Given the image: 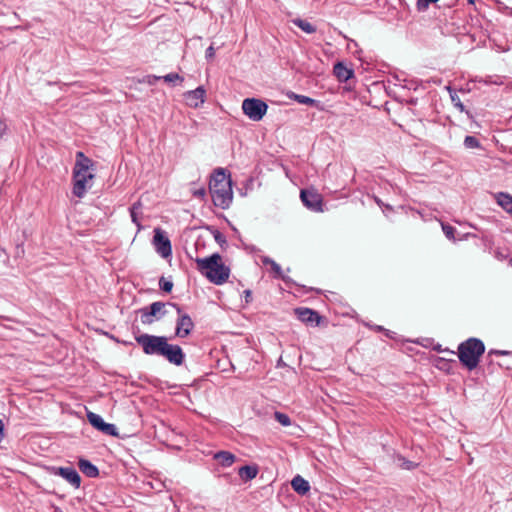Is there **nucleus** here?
Returning <instances> with one entry per match:
<instances>
[{"label": "nucleus", "mask_w": 512, "mask_h": 512, "mask_svg": "<svg viewBox=\"0 0 512 512\" xmlns=\"http://www.w3.org/2000/svg\"><path fill=\"white\" fill-rule=\"evenodd\" d=\"M93 166L91 159L86 157L83 152H77L76 163L73 169V194L82 198L87 190L91 188V181L94 174L90 171Z\"/></svg>", "instance_id": "f257e3e1"}, {"label": "nucleus", "mask_w": 512, "mask_h": 512, "mask_svg": "<svg viewBox=\"0 0 512 512\" xmlns=\"http://www.w3.org/2000/svg\"><path fill=\"white\" fill-rule=\"evenodd\" d=\"M209 190L215 206L227 209L232 203L231 180L227 178L223 168L216 169L212 174Z\"/></svg>", "instance_id": "f03ea898"}, {"label": "nucleus", "mask_w": 512, "mask_h": 512, "mask_svg": "<svg viewBox=\"0 0 512 512\" xmlns=\"http://www.w3.org/2000/svg\"><path fill=\"white\" fill-rule=\"evenodd\" d=\"M198 270L215 284H224L230 275V268L221 262V256L214 253L206 258L196 259Z\"/></svg>", "instance_id": "7ed1b4c3"}, {"label": "nucleus", "mask_w": 512, "mask_h": 512, "mask_svg": "<svg viewBox=\"0 0 512 512\" xmlns=\"http://www.w3.org/2000/svg\"><path fill=\"white\" fill-rule=\"evenodd\" d=\"M485 352V345L478 338H468L458 346V358L461 364L468 370L475 369L480 361V357Z\"/></svg>", "instance_id": "20e7f679"}, {"label": "nucleus", "mask_w": 512, "mask_h": 512, "mask_svg": "<svg viewBox=\"0 0 512 512\" xmlns=\"http://www.w3.org/2000/svg\"><path fill=\"white\" fill-rule=\"evenodd\" d=\"M135 340L137 344L142 347V350L146 355L160 356L167 338L165 336H156L144 333L136 336Z\"/></svg>", "instance_id": "39448f33"}, {"label": "nucleus", "mask_w": 512, "mask_h": 512, "mask_svg": "<svg viewBox=\"0 0 512 512\" xmlns=\"http://www.w3.org/2000/svg\"><path fill=\"white\" fill-rule=\"evenodd\" d=\"M243 113L252 121H260L265 116L268 105L261 99L246 98L242 102Z\"/></svg>", "instance_id": "423d86ee"}, {"label": "nucleus", "mask_w": 512, "mask_h": 512, "mask_svg": "<svg viewBox=\"0 0 512 512\" xmlns=\"http://www.w3.org/2000/svg\"><path fill=\"white\" fill-rule=\"evenodd\" d=\"M170 302L164 303L161 301L153 302L149 306L143 307L139 310L141 322L143 324L149 325L154 321L162 319L167 311L166 306L169 305Z\"/></svg>", "instance_id": "0eeeda50"}, {"label": "nucleus", "mask_w": 512, "mask_h": 512, "mask_svg": "<svg viewBox=\"0 0 512 512\" xmlns=\"http://www.w3.org/2000/svg\"><path fill=\"white\" fill-rule=\"evenodd\" d=\"M169 306L176 309L178 317L176 320L175 335L179 338L189 336L194 328V322L191 317L182 311V308L176 303H169Z\"/></svg>", "instance_id": "6e6552de"}, {"label": "nucleus", "mask_w": 512, "mask_h": 512, "mask_svg": "<svg viewBox=\"0 0 512 512\" xmlns=\"http://www.w3.org/2000/svg\"><path fill=\"white\" fill-rule=\"evenodd\" d=\"M163 347L164 348H162L160 356L164 357L169 363L175 366L183 364L185 360V353L179 345L170 344L168 343V340H166Z\"/></svg>", "instance_id": "1a4fd4ad"}, {"label": "nucleus", "mask_w": 512, "mask_h": 512, "mask_svg": "<svg viewBox=\"0 0 512 512\" xmlns=\"http://www.w3.org/2000/svg\"><path fill=\"white\" fill-rule=\"evenodd\" d=\"M300 198L305 207L314 212L323 211V199L321 194L313 189H303L300 192Z\"/></svg>", "instance_id": "9d476101"}, {"label": "nucleus", "mask_w": 512, "mask_h": 512, "mask_svg": "<svg viewBox=\"0 0 512 512\" xmlns=\"http://www.w3.org/2000/svg\"><path fill=\"white\" fill-rule=\"evenodd\" d=\"M153 244L156 252L163 258H168L172 254V247L169 238L160 228L154 230Z\"/></svg>", "instance_id": "9b49d317"}, {"label": "nucleus", "mask_w": 512, "mask_h": 512, "mask_svg": "<svg viewBox=\"0 0 512 512\" xmlns=\"http://www.w3.org/2000/svg\"><path fill=\"white\" fill-rule=\"evenodd\" d=\"M87 419H88L89 423L94 428L101 431L102 433L109 435V436L117 435L116 426L114 424L106 423L100 415H98L94 412L88 411Z\"/></svg>", "instance_id": "f8f14e48"}, {"label": "nucleus", "mask_w": 512, "mask_h": 512, "mask_svg": "<svg viewBox=\"0 0 512 512\" xmlns=\"http://www.w3.org/2000/svg\"><path fill=\"white\" fill-rule=\"evenodd\" d=\"M52 472L54 475L61 476L74 488H79L81 485V477L73 467H53Z\"/></svg>", "instance_id": "ddd939ff"}, {"label": "nucleus", "mask_w": 512, "mask_h": 512, "mask_svg": "<svg viewBox=\"0 0 512 512\" xmlns=\"http://www.w3.org/2000/svg\"><path fill=\"white\" fill-rule=\"evenodd\" d=\"M295 313L297 314L298 319L303 323L311 324L313 326H317L320 323V315L318 312L310 308H297L295 309Z\"/></svg>", "instance_id": "4468645a"}, {"label": "nucleus", "mask_w": 512, "mask_h": 512, "mask_svg": "<svg viewBox=\"0 0 512 512\" xmlns=\"http://www.w3.org/2000/svg\"><path fill=\"white\" fill-rule=\"evenodd\" d=\"M263 265H269L274 272V277L283 280L286 284H294V281L283 274L281 266L268 256L261 257Z\"/></svg>", "instance_id": "2eb2a0df"}, {"label": "nucleus", "mask_w": 512, "mask_h": 512, "mask_svg": "<svg viewBox=\"0 0 512 512\" xmlns=\"http://www.w3.org/2000/svg\"><path fill=\"white\" fill-rule=\"evenodd\" d=\"M205 90L203 87H197L192 91H188L185 93V98L187 103L191 107H198L200 104L204 102Z\"/></svg>", "instance_id": "dca6fc26"}, {"label": "nucleus", "mask_w": 512, "mask_h": 512, "mask_svg": "<svg viewBox=\"0 0 512 512\" xmlns=\"http://www.w3.org/2000/svg\"><path fill=\"white\" fill-rule=\"evenodd\" d=\"M333 72L340 82H346L354 75L353 70L347 68L342 62L334 65Z\"/></svg>", "instance_id": "f3484780"}, {"label": "nucleus", "mask_w": 512, "mask_h": 512, "mask_svg": "<svg viewBox=\"0 0 512 512\" xmlns=\"http://www.w3.org/2000/svg\"><path fill=\"white\" fill-rule=\"evenodd\" d=\"M291 486L293 490L301 496L306 495L310 490L309 482L300 475H296L292 479Z\"/></svg>", "instance_id": "a211bd4d"}, {"label": "nucleus", "mask_w": 512, "mask_h": 512, "mask_svg": "<svg viewBox=\"0 0 512 512\" xmlns=\"http://www.w3.org/2000/svg\"><path fill=\"white\" fill-rule=\"evenodd\" d=\"M78 467L80 471L87 477L96 478L99 475L98 468L89 460L83 458L79 459Z\"/></svg>", "instance_id": "6ab92c4d"}, {"label": "nucleus", "mask_w": 512, "mask_h": 512, "mask_svg": "<svg viewBox=\"0 0 512 512\" xmlns=\"http://www.w3.org/2000/svg\"><path fill=\"white\" fill-rule=\"evenodd\" d=\"M259 472L257 465H245L238 469V475L242 481L248 482L254 479Z\"/></svg>", "instance_id": "aec40b11"}, {"label": "nucleus", "mask_w": 512, "mask_h": 512, "mask_svg": "<svg viewBox=\"0 0 512 512\" xmlns=\"http://www.w3.org/2000/svg\"><path fill=\"white\" fill-rule=\"evenodd\" d=\"M496 202L501 208L512 215V195L505 192L495 194Z\"/></svg>", "instance_id": "412c9836"}, {"label": "nucleus", "mask_w": 512, "mask_h": 512, "mask_svg": "<svg viewBox=\"0 0 512 512\" xmlns=\"http://www.w3.org/2000/svg\"><path fill=\"white\" fill-rule=\"evenodd\" d=\"M214 459L223 467H230L236 460V456L229 451H219L214 454Z\"/></svg>", "instance_id": "4be33fe9"}, {"label": "nucleus", "mask_w": 512, "mask_h": 512, "mask_svg": "<svg viewBox=\"0 0 512 512\" xmlns=\"http://www.w3.org/2000/svg\"><path fill=\"white\" fill-rule=\"evenodd\" d=\"M289 98L294 99L295 101H297L298 103L303 104V105L317 106V104H318L317 100L310 98L308 96L300 95V94H296V93H291V95H289Z\"/></svg>", "instance_id": "5701e85b"}, {"label": "nucleus", "mask_w": 512, "mask_h": 512, "mask_svg": "<svg viewBox=\"0 0 512 512\" xmlns=\"http://www.w3.org/2000/svg\"><path fill=\"white\" fill-rule=\"evenodd\" d=\"M292 22L295 26H297L302 31H304L308 34H312L316 31V27L306 20L297 18V19H294Z\"/></svg>", "instance_id": "b1692460"}, {"label": "nucleus", "mask_w": 512, "mask_h": 512, "mask_svg": "<svg viewBox=\"0 0 512 512\" xmlns=\"http://www.w3.org/2000/svg\"><path fill=\"white\" fill-rule=\"evenodd\" d=\"M141 208H142V205L139 201L135 202L130 208V216H131L132 222L135 223L138 227H140V221L138 219V214H139V211L141 210Z\"/></svg>", "instance_id": "393cba45"}, {"label": "nucleus", "mask_w": 512, "mask_h": 512, "mask_svg": "<svg viewBox=\"0 0 512 512\" xmlns=\"http://www.w3.org/2000/svg\"><path fill=\"white\" fill-rule=\"evenodd\" d=\"M448 90L450 92V98H451V101H452L453 105L457 109H459V111L464 112L465 111V106L461 102V100H460L459 96L457 95V93L455 91H453L450 87H448Z\"/></svg>", "instance_id": "a878e982"}, {"label": "nucleus", "mask_w": 512, "mask_h": 512, "mask_svg": "<svg viewBox=\"0 0 512 512\" xmlns=\"http://www.w3.org/2000/svg\"><path fill=\"white\" fill-rule=\"evenodd\" d=\"M274 417L275 419L277 420V422H279L282 426H290L291 425V419L290 417L285 414V413H282V412H278L276 411L274 413Z\"/></svg>", "instance_id": "bb28decb"}, {"label": "nucleus", "mask_w": 512, "mask_h": 512, "mask_svg": "<svg viewBox=\"0 0 512 512\" xmlns=\"http://www.w3.org/2000/svg\"><path fill=\"white\" fill-rule=\"evenodd\" d=\"M464 146L468 149H474L480 147L479 140L474 136H466L464 139Z\"/></svg>", "instance_id": "cd10ccee"}, {"label": "nucleus", "mask_w": 512, "mask_h": 512, "mask_svg": "<svg viewBox=\"0 0 512 512\" xmlns=\"http://www.w3.org/2000/svg\"><path fill=\"white\" fill-rule=\"evenodd\" d=\"M161 77L166 83H175L176 81L182 82L184 80L178 73H169Z\"/></svg>", "instance_id": "c85d7f7f"}, {"label": "nucleus", "mask_w": 512, "mask_h": 512, "mask_svg": "<svg viewBox=\"0 0 512 512\" xmlns=\"http://www.w3.org/2000/svg\"><path fill=\"white\" fill-rule=\"evenodd\" d=\"M159 287L166 293H170L173 288V283L170 280H166L164 277L159 279Z\"/></svg>", "instance_id": "c756f323"}, {"label": "nucleus", "mask_w": 512, "mask_h": 512, "mask_svg": "<svg viewBox=\"0 0 512 512\" xmlns=\"http://www.w3.org/2000/svg\"><path fill=\"white\" fill-rule=\"evenodd\" d=\"M442 230L448 239H450V240L455 239V236H454L455 228L453 226H451L449 224L442 223Z\"/></svg>", "instance_id": "7c9ffc66"}, {"label": "nucleus", "mask_w": 512, "mask_h": 512, "mask_svg": "<svg viewBox=\"0 0 512 512\" xmlns=\"http://www.w3.org/2000/svg\"><path fill=\"white\" fill-rule=\"evenodd\" d=\"M162 77L161 76H156V75H146L145 77H143V79L141 80L142 83H145V84H148V85H155L157 83V81L161 80Z\"/></svg>", "instance_id": "2f4dec72"}, {"label": "nucleus", "mask_w": 512, "mask_h": 512, "mask_svg": "<svg viewBox=\"0 0 512 512\" xmlns=\"http://www.w3.org/2000/svg\"><path fill=\"white\" fill-rule=\"evenodd\" d=\"M214 239L215 241L220 245V246H223L224 244H226V238L225 236L219 232L218 230H215L214 231Z\"/></svg>", "instance_id": "473e14b6"}, {"label": "nucleus", "mask_w": 512, "mask_h": 512, "mask_svg": "<svg viewBox=\"0 0 512 512\" xmlns=\"http://www.w3.org/2000/svg\"><path fill=\"white\" fill-rule=\"evenodd\" d=\"M511 352L509 351H506V350H496V349H491L489 352H488V356H491V355H510Z\"/></svg>", "instance_id": "72a5a7b5"}, {"label": "nucleus", "mask_w": 512, "mask_h": 512, "mask_svg": "<svg viewBox=\"0 0 512 512\" xmlns=\"http://www.w3.org/2000/svg\"><path fill=\"white\" fill-rule=\"evenodd\" d=\"M214 55H215V50H214L213 46H209L206 49V53H205L206 58L207 59L213 58Z\"/></svg>", "instance_id": "f704fd0d"}, {"label": "nucleus", "mask_w": 512, "mask_h": 512, "mask_svg": "<svg viewBox=\"0 0 512 512\" xmlns=\"http://www.w3.org/2000/svg\"><path fill=\"white\" fill-rule=\"evenodd\" d=\"M193 195L197 198H203L205 195H206V191L204 188H200L198 190H196Z\"/></svg>", "instance_id": "c9c22d12"}, {"label": "nucleus", "mask_w": 512, "mask_h": 512, "mask_svg": "<svg viewBox=\"0 0 512 512\" xmlns=\"http://www.w3.org/2000/svg\"><path fill=\"white\" fill-rule=\"evenodd\" d=\"M4 438V424L3 421L0 419V442Z\"/></svg>", "instance_id": "e433bc0d"}, {"label": "nucleus", "mask_w": 512, "mask_h": 512, "mask_svg": "<svg viewBox=\"0 0 512 512\" xmlns=\"http://www.w3.org/2000/svg\"><path fill=\"white\" fill-rule=\"evenodd\" d=\"M245 295H246V301H248V297H251V291L245 290Z\"/></svg>", "instance_id": "4c0bfd02"}, {"label": "nucleus", "mask_w": 512, "mask_h": 512, "mask_svg": "<svg viewBox=\"0 0 512 512\" xmlns=\"http://www.w3.org/2000/svg\"><path fill=\"white\" fill-rule=\"evenodd\" d=\"M375 329L378 330V331L384 330V328L382 326H376Z\"/></svg>", "instance_id": "58836bf2"}, {"label": "nucleus", "mask_w": 512, "mask_h": 512, "mask_svg": "<svg viewBox=\"0 0 512 512\" xmlns=\"http://www.w3.org/2000/svg\"><path fill=\"white\" fill-rule=\"evenodd\" d=\"M468 1H469V3H474V0H468Z\"/></svg>", "instance_id": "ea45409f"}]
</instances>
